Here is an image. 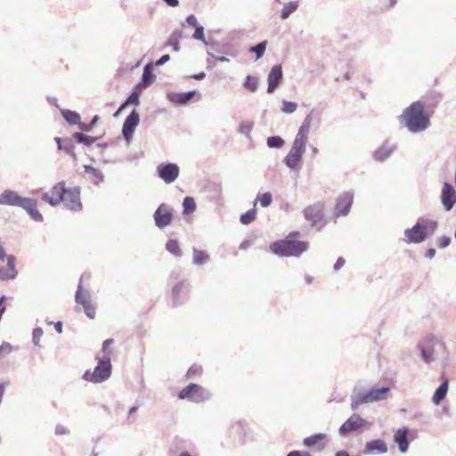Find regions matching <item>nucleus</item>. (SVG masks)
Wrapping results in <instances>:
<instances>
[{
  "mask_svg": "<svg viewBox=\"0 0 456 456\" xmlns=\"http://www.w3.org/2000/svg\"><path fill=\"white\" fill-rule=\"evenodd\" d=\"M400 121L410 132L415 134L425 131L430 125L424 104L419 101L412 102L403 111Z\"/></svg>",
  "mask_w": 456,
  "mask_h": 456,
  "instance_id": "obj_1",
  "label": "nucleus"
},
{
  "mask_svg": "<svg viewBox=\"0 0 456 456\" xmlns=\"http://www.w3.org/2000/svg\"><path fill=\"white\" fill-rule=\"evenodd\" d=\"M2 205L20 208L35 222L41 223L44 221L42 214L37 209V200L36 199L22 197L17 191L5 190L2 192Z\"/></svg>",
  "mask_w": 456,
  "mask_h": 456,
  "instance_id": "obj_2",
  "label": "nucleus"
},
{
  "mask_svg": "<svg viewBox=\"0 0 456 456\" xmlns=\"http://www.w3.org/2000/svg\"><path fill=\"white\" fill-rule=\"evenodd\" d=\"M2 205L20 208L35 222L41 223L44 221L42 214L37 209V200L36 199L22 197L17 191L5 190L2 192Z\"/></svg>",
  "mask_w": 456,
  "mask_h": 456,
  "instance_id": "obj_3",
  "label": "nucleus"
},
{
  "mask_svg": "<svg viewBox=\"0 0 456 456\" xmlns=\"http://www.w3.org/2000/svg\"><path fill=\"white\" fill-rule=\"evenodd\" d=\"M297 235H299L298 232H291L286 239L273 242L270 245L271 251L281 257L300 256L308 249L309 244L306 241L292 239Z\"/></svg>",
  "mask_w": 456,
  "mask_h": 456,
  "instance_id": "obj_4",
  "label": "nucleus"
},
{
  "mask_svg": "<svg viewBox=\"0 0 456 456\" xmlns=\"http://www.w3.org/2000/svg\"><path fill=\"white\" fill-rule=\"evenodd\" d=\"M437 227L436 221L420 217L411 228L404 231V241L407 244L423 242L429 235L435 233Z\"/></svg>",
  "mask_w": 456,
  "mask_h": 456,
  "instance_id": "obj_5",
  "label": "nucleus"
},
{
  "mask_svg": "<svg viewBox=\"0 0 456 456\" xmlns=\"http://www.w3.org/2000/svg\"><path fill=\"white\" fill-rule=\"evenodd\" d=\"M389 387H372L368 390H360L354 387L351 395V409L357 410L362 404L383 401L387 397Z\"/></svg>",
  "mask_w": 456,
  "mask_h": 456,
  "instance_id": "obj_6",
  "label": "nucleus"
},
{
  "mask_svg": "<svg viewBox=\"0 0 456 456\" xmlns=\"http://www.w3.org/2000/svg\"><path fill=\"white\" fill-rule=\"evenodd\" d=\"M97 365L94 371L87 370L83 374V379L94 384L102 383L111 376V362L108 355L96 356Z\"/></svg>",
  "mask_w": 456,
  "mask_h": 456,
  "instance_id": "obj_7",
  "label": "nucleus"
},
{
  "mask_svg": "<svg viewBox=\"0 0 456 456\" xmlns=\"http://www.w3.org/2000/svg\"><path fill=\"white\" fill-rule=\"evenodd\" d=\"M210 393L200 385L191 383L183 388L179 394L178 398L181 400L187 399L191 402L200 403L210 398Z\"/></svg>",
  "mask_w": 456,
  "mask_h": 456,
  "instance_id": "obj_8",
  "label": "nucleus"
},
{
  "mask_svg": "<svg viewBox=\"0 0 456 456\" xmlns=\"http://www.w3.org/2000/svg\"><path fill=\"white\" fill-rule=\"evenodd\" d=\"M75 301L77 305L83 306L84 313L88 318L94 319L95 317V306L92 303L91 293L88 289H84L81 284L77 285Z\"/></svg>",
  "mask_w": 456,
  "mask_h": 456,
  "instance_id": "obj_9",
  "label": "nucleus"
},
{
  "mask_svg": "<svg viewBox=\"0 0 456 456\" xmlns=\"http://www.w3.org/2000/svg\"><path fill=\"white\" fill-rule=\"evenodd\" d=\"M444 345L435 338H429L419 344L421 358L426 363H430L435 360V354L439 349H443Z\"/></svg>",
  "mask_w": 456,
  "mask_h": 456,
  "instance_id": "obj_10",
  "label": "nucleus"
},
{
  "mask_svg": "<svg viewBox=\"0 0 456 456\" xmlns=\"http://www.w3.org/2000/svg\"><path fill=\"white\" fill-rule=\"evenodd\" d=\"M65 191V182L61 181L54 184L49 191L43 193L41 199L49 205L55 207L61 203Z\"/></svg>",
  "mask_w": 456,
  "mask_h": 456,
  "instance_id": "obj_11",
  "label": "nucleus"
},
{
  "mask_svg": "<svg viewBox=\"0 0 456 456\" xmlns=\"http://www.w3.org/2000/svg\"><path fill=\"white\" fill-rule=\"evenodd\" d=\"M305 220L311 223L313 227L321 229L323 225V206L321 203L310 205L303 211Z\"/></svg>",
  "mask_w": 456,
  "mask_h": 456,
  "instance_id": "obj_12",
  "label": "nucleus"
},
{
  "mask_svg": "<svg viewBox=\"0 0 456 456\" xmlns=\"http://www.w3.org/2000/svg\"><path fill=\"white\" fill-rule=\"evenodd\" d=\"M61 202L64 203L66 208L71 211L77 212L82 210L83 206L80 200V188H66L65 195Z\"/></svg>",
  "mask_w": 456,
  "mask_h": 456,
  "instance_id": "obj_13",
  "label": "nucleus"
},
{
  "mask_svg": "<svg viewBox=\"0 0 456 456\" xmlns=\"http://www.w3.org/2000/svg\"><path fill=\"white\" fill-rule=\"evenodd\" d=\"M354 200V192L353 191H347L341 193L336 202V206L334 208V216H346L350 208L352 207Z\"/></svg>",
  "mask_w": 456,
  "mask_h": 456,
  "instance_id": "obj_14",
  "label": "nucleus"
},
{
  "mask_svg": "<svg viewBox=\"0 0 456 456\" xmlns=\"http://www.w3.org/2000/svg\"><path fill=\"white\" fill-rule=\"evenodd\" d=\"M157 175L166 183L175 182L179 175V167L175 163H162L157 167Z\"/></svg>",
  "mask_w": 456,
  "mask_h": 456,
  "instance_id": "obj_15",
  "label": "nucleus"
},
{
  "mask_svg": "<svg viewBox=\"0 0 456 456\" xmlns=\"http://www.w3.org/2000/svg\"><path fill=\"white\" fill-rule=\"evenodd\" d=\"M153 218L158 228L163 229L167 227L168 224H170L173 219V212L171 208L165 203L160 204L155 210Z\"/></svg>",
  "mask_w": 456,
  "mask_h": 456,
  "instance_id": "obj_16",
  "label": "nucleus"
},
{
  "mask_svg": "<svg viewBox=\"0 0 456 456\" xmlns=\"http://www.w3.org/2000/svg\"><path fill=\"white\" fill-rule=\"evenodd\" d=\"M440 199L442 205L446 211L452 209L456 203V190L450 183H444Z\"/></svg>",
  "mask_w": 456,
  "mask_h": 456,
  "instance_id": "obj_17",
  "label": "nucleus"
},
{
  "mask_svg": "<svg viewBox=\"0 0 456 456\" xmlns=\"http://www.w3.org/2000/svg\"><path fill=\"white\" fill-rule=\"evenodd\" d=\"M366 423V420L361 418L360 415L353 414L339 428V435L346 436L349 433L356 431L357 429L364 427Z\"/></svg>",
  "mask_w": 456,
  "mask_h": 456,
  "instance_id": "obj_18",
  "label": "nucleus"
},
{
  "mask_svg": "<svg viewBox=\"0 0 456 456\" xmlns=\"http://www.w3.org/2000/svg\"><path fill=\"white\" fill-rule=\"evenodd\" d=\"M140 122L139 114L135 110L126 118L122 127V134L127 142H129L133 137V134Z\"/></svg>",
  "mask_w": 456,
  "mask_h": 456,
  "instance_id": "obj_19",
  "label": "nucleus"
},
{
  "mask_svg": "<svg viewBox=\"0 0 456 456\" xmlns=\"http://www.w3.org/2000/svg\"><path fill=\"white\" fill-rule=\"evenodd\" d=\"M283 73L282 67L281 64L274 65L267 77L268 87L267 93L272 94L279 86L282 80Z\"/></svg>",
  "mask_w": 456,
  "mask_h": 456,
  "instance_id": "obj_20",
  "label": "nucleus"
},
{
  "mask_svg": "<svg viewBox=\"0 0 456 456\" xmlns=\"http://www.w3.org/2000/svg\"><path fill=\"white\" fill-rule=\"evenodd\" d=\"M6 262V267H2V281L13 280L17 276L16 259L13 256H4L2 250V262Z\"/></svg>",
  "mask_w": 456,
  "mask_h": 456,
  "instance_id": "obj_21",
  "label": "nucleus"
},
{
  "mask_svg": "<svg viewBox=\"0 0 456 456\" xmlns=\"http://www.w3.org/2000/svg\"><path fill=\"white\" fill-rule=\"evenodd\" d=\"M188 292V283L186 281L177 282L172 289V300L175 305L183 303Z\"/></svg>",
  "mask_w": 456,
  "mask_h": 456,
  "instance_id": "obj_22",
  "label": "nucleus"
},
{
  "mask_svg": "<svg viewBox=\"0 0 456 456\" xmlns=\"http://www.w3.org/2000/svg\"><path fill=\"white\" fill-rule=\"evenodd\" d=\"M196 94V91H188L183 93L170 92L167 94V99L175 105L187 104Z\"/></svg>",
  "mask_w": 456,
  "mask_h": 456,
  "instance_id": "obj_23",
  "label": "nucleus"
},
{
  "mask_svg": "<svg viewBox=\"0 0 456 456\" xmlns=\"http://www.w3.org/2000/svg\"><path fill=\"white\" fill-rule=\"evenodd\" d=\"M387 452V445L382 439H374L367 442L363 454H384Z\"/></svg>",
  "mask_w": 456,
  "mask_h": 456,
  "instance_id": "obj_24",
  "label": "nucleus"
},
{
  "mask_svg": "<svg viewBox=\"0 0 456 456\" xmlns=\"http://www.w3.org/2000/svg\"><path fill=\"white\" fill-rule=\"evenodd\" d=\"M396 145L385 142L379 149L373 153V159L376 161L382 162L387 159L391 154L395 151Z\"/></svg>",
  "mask_w": 456,
  "mask_h": 456,
  "instance_id": "obj_25",
  "label": "nucleus"
},
{
  "mask_svg": "<svg viewBox=\"0 0 456 456\" xmlns=\"http://www.w3.org/2000/svg\"><path fill=\"white\" fill-rule=\"evenodd\" d=\"M408 428H403L395 431L394 441L398 444L401 452L404 453L409 448Z\"/></svg>",
  "mask_w": 456,
  "mask_h": 456,
  "instance_id": "obj_26",
  "label": "nucleus"
},
{
  "mask_svg": "<svg viewBox=\"0 0 456 456\" xmlns=\"http://www.w3.org/2000/svg\"><path fill=\"white\" fill-rule=\"evenodd\" d=\"M183 38V30L175 29L169 36L167 41L165 44V47H172L174 52L180 51V40Z\"/></svg>",
  "mask_w": 456,
  "mask_h": 456,
  "instance_id": "obj_27",
  "label": "nucleus"
},
{
  "mask_svg": "<svg viewBox=\"0 0 456 456\" xmlns=\"http://www.w3.org/2000/svg\"><path fill=\"white\" fill-rule=\"evenodd\" d=\"M316 119L318 122H320L321 120V118H320V114L319 112L316 110H312L309 114L304 118L301 126H299L298 130L299 131H302L305 134H309V132H310V128H311V126H312V121L314 119Z\"/></svg>",
  "mask_w": 456,
  "mask_h": 456,
  "instance_id": "obj_28",
  "label": "nucleus"
},
{
  "mask_svg": "<svg viewBox=\"0 0 456 456\" xmlns=\"http://www.w3.org/2000/svg\"><path fill=\"white\" fill-rule=\"evenodd\" d=\"M448 380L445 379L444 382L436 389L432 398V402L435 405H439L441 402L445 398L448 392Z\"/></svg>",
  "mask_w": 456,
  "mask_h": 456,
  "instance_id": "obj_29",
  "label": "nucleus"
},
{
  "mask_svg": "<svg viewBox=\"0 0 456 456\" xmlns=\"http://www.w3.org/2000/svg\"><path fill=\"white\" fill-rule=\"evenodd\" d=\"M192 38L198 41H201L205 45L214 48L215 46L219 45V42L217 41H207L204 36V28L200 25L195 28V31L192 35Z\"/></svg>",
  "mask_w": 456,
  "mask_h": 456,
  "instance_id": "obj_30",
  "label": "nucleus"
},
{
  "mask_svg": "<svg viewBox=\"0 0 456 456\" xmlns=\"http://www.w3.org/2000/svg\"><path fill=\"white\" fill-rule=\"evenodd\" d=\"M154 77L155 75L152 73V65L151 63L146 64L143 68L142 81L139 86H142L144 88L148 87L151 85Z\"/></svg>",
  "mask_w": 456,
  "mask_h": 456,
  "instance_id": "obj_31",
  "label": "nucleus"
},
{
  "mask_svg": "<svg viewBox=\"0 0 456 456\" xmlns=\"http://www.w3.org/2000/svg\"><path fill=\"white\" fill-rule=\"evenodd\" d=\"M307 140H308V134H305V133L298 130L295 136V139L292 142L291 147L298 149L303 151H305Z\"/></svg>",
  "mask_w": 456,
  "mask_h": 456,
  "instance_id": "obj_32",
  "label": "nucleus"
},
{
  "mask_svg": "<svg viewBox=\"0 0 456 456\" xmlns=\"http://www.w3.org/2000/svg\"><path fill=\"white\" fill-rule=\"evenodd\" d=\"M60 111L64 118V119L69 124V125H78L80 126V115L76 112L69 110H63L60 109Z\"/></svg>",
  "mask_w": 456,
  "mask_h": 456,
  "instance_id": "obj_33",
  "label": "nucleus"
},
{
  "mask_svg": "<svg viewBox=\"0 0 456 456\" xmlns=\"http://www.w3.org/2000/svg\"><path fill=\"white\" fill-rule=\"evenodd\" d=\"M299 6L298 1H291L285 4L281 12V19L287 20L293 12H295Z\"/></svg>",
  "mask_w": 456,
  "mask_h": 456,
  "instance_id": "obj_34",
  "label": "nucleus"
},
{
  "mask_svg": "<svg viewBox=\"0 0 456 456\" xmlns=\"http://www.w3.org/2000/svg\"><path fill=\"white\" fill-rule=\"evenodd\" d=\"M303 157L287 154L283 159L284 165L290 170H297Z\"/></svg>",
  "mask_w": 456,
  "mask_h": 456,
  "instance_id": "obj_35",
  "label": "nucleus"
},
{
  "mask_svg": "<svg viewBox=\"0 0 456 456\" xmlns=\"http://www.w3.org/2000/svg\"><path fill=\"white\" fill-rule=\"evenodd\" d=\"M193 253V259L192 263L195 265H203L209 260V255L206 253L205 251L200 250L196 248L192 250Z\"/></svg>",
  "mask_w": 456,
  "mask_h": 456,
  "instance_id": "obj_36",
  "label": "nucleus"
},
{
  "mask_svg": "<svg viewBox=\"0 0 456 456\" xmlns=\"http://www.w3.org/2000/svg\"><path fill=\"white\" fill-rule=\"evenodd\" d=\"M166 249L176 257L183 256V251L180 248L179 242L176 240H169L166 243Z\"/></svg>",
  "mask_w": 456,
  "mask_h": 456,
  "instance_id": "obj_37",
  "label": "nucleus"
},
{
  "mask_svg": "<svg viewBox=\"0 0 456 456\" xmlns=\"http://www.w3.org/2000/svg\"><path fill=\"white\" fill-rule=\"evenodd\" d=\"M84 170L86 174H89L90 175H92L93 178H94L95 180L94 181V183H99L103 181L104 179V175L102 173V171H100L99 169L97 168H94V167L92 166H89V165H85L84 166Z\"/></svg>",
  "mask_w": 456,
  "mask_h": 456,
  "instance_id": "obj_38",
  "label": "nucleus"
},
{
  "mask_svg": "<svg viewBox=\"0 0 456 456\" xmlns=\"http://www.w3.org/2000/svg\"><path fill=\"white\" fill-rule=\"evenodd\" d=\"M183 215H189L195 211L196 203L192 197H185L183 202Z\"/></svg>",
  "mask_w": 456,
  "mask_h": 456,
  "instance_id": "obj_39",
  "label": "nucleus"
},
{
  "mask_svg": "<svg viewBox=\"0 0 456 456\" xmlns=\"http://www.w3.org/2000/svg\"><path fill=\"white\" fill-rule=\"evenodd\" d=\"M325 436H326L324 434L319 433V434H315L314 436L305 437L304 439V444L307 447H312V446L319 444L320 442H322L325 438Z\"/></svg>",
  "mask_w": 456,
  "mask_h": 456,
  "instance_id": "obj_40",
  "label": "nucleus"
},
{
  "mask_svg": "<svg viewBox=\"0 0 456 456\" xmlns=\"http://www.w3.org/2000/svg\"><path fill=\"white\" fill-rule=\"evenodd\" d=\"M284 140L278 135H273L267 138L266 144L269 148L280 149L284 145Z\"/></svg>",
  "mask_w": 456,
  "mask_h": 456,
  "instance_id": "obj_41",
  "label": "nucleus"
},
{
  "mask_svg": "<svg viewBox=\"0 0 456 456\" xmlns=\"http://www.w3.org/2000/svg\"><path fill=\"white\" fill-rule=\"evenodd\" d=\"M73 138L78 142V143H84L86 145H90L95 142L94 137H91L89 135H86L83 133H74Z\"/></svg>",
  "mask_w": 456,
  "mask_h": 456,
  "instance_id": "obj_42",
  "label": "nucleus"
},
{
  "mask_svg": "<svg viewBox=\"0 0 456 456\" xmlns=\"http://www.w3.org/2000/svg\"><path fill=\"white\" fill-rule=\"evenodd\" d=\"M256 216V208H251L240 216V221L242 224H249L255 220Z\"/></svg>",
  "mask_w": 456,
  "mask_h": 456,
  "instance_id": "obj_43",
  "label": "nucleus"
},
{
  "mask_svg": "<svg viewBox=\"0 0 456 456\" xmlns=\"http://www.w3.org/2000/svg\"><path fill=\"white\" fill-rule=\"evenodd\" d=\"M266 45H267L266 41L260 42L257 45L251 46L248 49V51L250 53H255L256 55V59H260L265 54V52L266 49Z\"/></svg>",
  "mask_w": 456,
  "mask_h": 456,
  "instance_id": "obj_44",
  "label": "nucleus"
},
{
  "mask_svg": "<svg viewBox=\"0 0 456 456\" xmlns=\"http://www.w3.org/2000/svg\"><path fill=\"white\" fill-rule=\"evenodd\" d=\"M243 86L250 92H256L258 87V79L256 77L247 76Z\"/></svg>",
  "mask_w": 456,
  "mask_h": 456,
  "instance_id": "obj_45",
  "label": "nucleus"
},
{
  "mask_svg": "<svg viewBox=\"0 0 456 456\" xmlns=\"http://www.w3.org/2000/svg\"><path fill=\"white\" fill-rule=\"evenodd\" d=\"M74 149V143L72 142V140L69 138L64 139V142L61 146H60V151H63L67 154L71 155L73 157H75Z\"/></svg>",
  "mask_w": 456,
  "mask_h": 456,
  "instance_id": "obj_46",
  "label": "nucleus"
},
{
  "mask_svg": "<svg viewBox=\"0 0 456 456\" xmlns=\"http://www.w3.org/2000/svg\"><path fill=\"white\" fill-rule=\"evenodd\" d=\"M256 200H259L260 205L263 208H267L271 205L273 200V196L270 192H265L263 194H258Z\"/></svg>",
  "mask_w": 456,
  "mask_h": 456,
  "instance_id": "obj_47",
  "label": "nucleus"
},
{
  "mask_svg": "<svg viewBox=\"0 0 456 456\" xmlns=\"http://www.w3.org/2000/svg\"><path fill=\"white\" fill-rule=\"evenodd\" d=\"M297 109V104L294 102H289L286 100L282 101L281 111L287 114L295 112Z\"/></svg>",
  "mask_w": 456,
  "mask_h": 456,
  "instance_id": "obj_48",
  "label": "nucleus"
},
{
  "mask_svg": "<svg viewBox=\"0 0 456 456\" xmlns=\"http://www.w3.org/2000/svg\"><path fill=\"white\" fill-rule=\"evenodd\" d=\"M139 93L136 91H134L126 100V102L120 106L118 110H121L124 109L127 104H139Z\"/></svg>",
  "mask_w": 456,
  "mask_h": 456,
  "instance_id": "obj_49",
  "label": "nucleus"
},
{
  "mask_svg": "<svg viewBox=\"0 0 456 456\" xmlns=\"http://www.w3.org/2000/svg\"><path fill=\"white\" fill-rule=\"evenodd\" d=\"M253 128V124L251 122H243L239 126V132L241 134L248 136Z\"/></svg>",
  "mask_w": 456,
  "mask_h": 456,
  "instance_id": "obj_50",
  "label": "nucleus"
},
{
  "mask_svg": "<svg viewBox=\"0 0 456 456\" xmlns=\"http://www.w3.org/2000/svg\"><path fill=\"white\" fill-rule=\"evenodd\" d=\"M44 334L42 328H35L32 332V342L36 346H39L40 338Z\"/></svg>",
  "mask_w": 456,
  "mask_h": 456,
  "instance_id": "obj_51",
  "label": "nucleus"
},
{
  "mask_svg": "<svg viewBox=\"0 0 456 456\" xmlns=\"http://www.w3.org/2000/svg\"><path fill=\"white\" fill-rule=\"evenodd\" d=\"M114 340L112 338H108L103 341L102 351L103 353V355L111 356V350L109 348L111 345H113Z\"/></svg>",
  "mask_w": 456,
  "mask_h": 456,
  "instance_id": "obj_52",
  "label": "nucleus"
},
{
  "mask_svg": "<svg viewBox=\"0 0 456 456\" xmlns=\"http://www.w3.org/2000/svg\"><path fill=\"white\" fill-rule=\"evenodd\" d=\"M98 119H99V117H98V116H94V117L93 118V119L91 120V122H90V123H88V124L81 123V124H80V127H79V128H80L82 131L89 132V131H91V129L93 128V126L96 124V122L98 121Z\"/></svg>",
  "mask_w": 456,
  "mask_h": 456,
  "instance_id": "obj_53",
  "label": "nucleus"
},
{
  "mask_svg": "<svg viewBox=\"0 0 456 456\" xmlns=\"http://www.w3.org/2000/svg\"><path fill=\"white\" fill-rule=\"evenodd\" d=\"M451 238L448 237V236H442L440 237L437 241H436V245L438 248H444L446 247H448L450 244H451Z\"/></svg>",
  "mask_w": 456,
  "mask_h": 456,
  "instance_id": "obj_54",
  "label": "nucleus"
},
{
  "mask_svg": "<svg viewBox=\"0 0 456 456\" xmlns=\"http://www.w3.org/2000/svg\"><path fill=\"white\" fill-rule=\"evenodd\" d=\"M70 433L69 429L63 425L58 424L54 428V434L56 436H63L69 435Z\"/></svg>",
  "mask_w": 456,
  "mask_h": 456,
  "instance_id": "obj_55",
  "label": "nucleus"
},
{
  "mask_svg": "<svg viewBox=\"0 0 456 456\" xmlns=\"http://www.w3.org/2000/svg\"><path fill=\"white\" fill-rule=\"evenodd\" d=\"M201 371V368L200 366H197V365H193L191 366L188 371H187V377L189 379H191L193 378L194 376H196L197 374L200 373Z\"/></svg>",
  "mask_w": 456,
  "mask_h": 456,
  "instance_id": "obj_56",
  "label": "nucleus"
},
{
  "mask_svg": "<svg viewBox=\"0 0 456 456\" xmlns=\"http://www.w3.org/2000/svg\"><path fill=\"white\" fill-rule=\"evenodd\" d=\"M186 23L189 26H191V27H194V28H196L197 26H200V24L198 23L196 16L193 15V14H191V15L187 16Z\"/></svg>",
  "mask_w": 456,
  "mask_h": 456,
  "instance_id": "obj_57",
  "label": "nucleus"
},
{
  "mask_svg": "<svg viewBox=\"0 0 456 456\" xmlns=\"http://www.w3.org/2000/svg\"><path fill=\"white\" fill-rule=\"evenodd\" d=\"M207 54L210 58L215 59V60H216L218 61H221V62H228L229 61V59L227 57H225V56H216L215 53L210 52V51H208Z\"/></svg>",
  "mask_w": 456,
  "mask_h": 456,
  "instance_id": "obj_58",
  "label": "nucleus"
},
{
  "mask_svg": "<svg viewBox=\"0 0 456 456\" xmlns=\"http://www.w3.org/2000/svg\"><path fill=\"white\" fill-rule=\"evenodd\" d=\"M208 51L216 53L229 54V53L224 49L223 45H221L220 43L218 46H215L214 48L209 47Z\"/></svg>",
  "mask_w": 456,
  "mask_h": 456,
  "instance_id": "obj_59",
  "label": "nucleus"
},
{
  "mask_svg": "<svg viewBox=\"0 0 456 456\" xmlns=\"http://www.w3.org/2000/svg\"><path fill=\"white\" fill-rule=\"evenodd\" d=\"M170 60V56L168 54L162 55L156 62V66H162L166 62H167Z\"/></svg>",
  "mask_w": 456,
  "mask_h": 456,
  "instance_id": "obj_60",
  "label": "nucleus"
},
{
  "mask_svg": "<svg viewBox=\"0 0 456 456\" xmlns=\"http://www.w3.org/2000/svg\"><path fill=\"white\" fill-rule=\"evenodd\" d=\"M345 265V259L343 257H338L337 262L335 263L333 269L334 271H338Z\"/></svg>",
  "mask_w": 456,
  "mask_h": 456,
  "instance_id": "obj_61",
  "label": "nucleus"
},
{
  "mask_svg": "<svg viewBox=\"0 0 456 456\" xmlns=\"http://www.w3.org/2000/svg\"><path fill=\"white\" fill-rule=\"evenodd\" d=\"M287 456H312V455L307 452L292 451V452H289Z\"/></svg>",
  "mask_w": 456,
  "mask_h": 456,
  "instance_id": "obj_62",
  "label": "nucleus"
},
{
  "mask_svg": "<svg viewBox=\"0 0 456 456\" xmlns=\"http://www.w3.org/2000/svg\"><path fill=\"white\" fill-rule=\"evenodd\" d=\"M304 153L305 151L291 147L288 154L303 157Z\"/></svg>",
  "mask_w": 456,
  "mask_h": 456,
  "instance_id": "obj_63",
  "label": "nucleus"
},
{
  "mask_svg": "<svg viewBox=\"0 0 456 456\" xmlns=\"http://www.w3.org/2000/svg\"><path fill=\"white\" fill-rule=\"evenodd\" d=\"M436 255V249L431 248H428L426 252V257L428 258V259H432Z\"/></svg>",
  "mask_w": 456,
  "mask_h": 456,
  "instance_id": "obj_64",
  "label": "nucleus"
}]
</instances>
